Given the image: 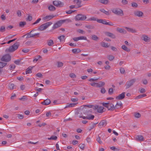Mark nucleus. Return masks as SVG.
I'll list each match as a JSON object with an SVG mask.
<instances>
[{
  "label": "nucleus",
  "instance_id": "obj_13",
  "mask_svg": "<svg viewBox=\"0 0 151 151\" xmlns=\"http://www.w3.org/2000/svg\"><path fill=\"white\" fill-rule=\"evenodd\" d=\"M134 14L135 16H137L140 17H141L143 15V13L142 12L139 11L134 12Z\"/></svg>",
  "mask_w": 151,
  "mask_h": 151
},
{
  "label": "nucleus",
  "instance_id": "obj_7",
  "mask_svg": "<svg viewBox=\"0 0 151 151\" xmlns=\"http://www.w3.org/2000/svg\"><path fill=\"white\" fill-rule=\"evenodd\" d=\"M86 18V15L81 14H78L75 17V19L77 21H83Z\"/></svg>",
  "mask_w": 151,
  "mask_h": 151
},
{
  "label": "nucleus",
  "instance_id": "obj_12",
  "mask_svg": "<svg viewBox=\"0 0 151 151\" xmlns=\"http://www.w3.org/2000/svg\"><path fill=\"white\" fill-rule=\"evenodd\" d=\"M105 34L106 35L110 37L113 39H115L116 38V35L111 32H105Z\"/></svg>",
  "mask_w": 151,
  "mask_h": 151
},
{
  "label": "nucleus",
  "instance_id": "obj_6",
  "mask_svg": "<svg viewBox=\"0 0 151 151\" xmlns=\"http://www.w3.org/2000/svg\"><path fill=\"white\" fill-rule=\"evenodd\" d=\"M136 79L134 78L127 81L126 83V88H128L133 86L136 82Z\"/></svg>",
  "mask_w": 151,
  "mask_h": 151
},
{
  "label": "nucleus",
  "instance_id": "obj_52",
  "mask_svg": "<svg viewBox=\"0 0 151 151\" xmlns=\"http://www.w3.org/2000/svg\"><path fill=\"white\" fill-rule=\"evenodd\" d=\"M132 6L133 7L137 8L138 6V5L137 3L135 2H132Z\"/></svg>",
  "mask_w": 151,
  "mask_h": 151
},
{
  "label": "nucleus",
  "instance_id": "obj_1",
  "mask_svg": "<svg viewBox=\"0 0 151 151\" xmlns=\"http://www.w3.org/2000/svg\"><path fill=\"white\" fill-rule=\"evenodd\" d=\"M52 24L51 22H48L43 24L40 26L38 30L40 31H43L46 29L49 26Z\"/></svg>",
  "mask_w": 151,
  "mask_h": 151
},
{
  "label": "nucleus",
  "instance_id": "obj_54",
  "mask_svg": "<svg viewBox=\"0 0 151 151\" xmlns=\"http://www.w3.org/2000/svg\"><path fill=\"white\" fill-rule=\"evenodd\" d=\"M17 14L18 17H20L22 16V13L21 11L20 10H18L17 11Z\"/></svg>",
  "mask_w": 151,
  "mask_h": 151
},
{
  "label": "nucleus",
  "instance_id": "obj_17",
  "mask_svg": "<svg viewBox=\"0 0 151 151\" xmlns=\"http://www.w3.org/2000/svg\"><path fill=\"white\" fill-rule=\"evenodd\" d=\"M106 21V19H97V22H98L101 23L103 24L106 25L107 22Z\"/></svg>",
  "mask_w": 151,
  "mask_h": 151
},
{
  "label": "nucleus",
  "instance_id": "obj_59",
  "mask_svg": "<svg viewBox=\"0 0 151 151\" xmlns=\"http://www.w3.org/2000/svg\"><path fill=\"white\" fill-rule=\"evenodd\" d=\"M85 147V145L84 144H81L79 145V147L82 150H83L84 149Z\"/></svg>",
  "mask_w": 151,
  "mask_h": 151
},
{
  "label": "nucleus",
  "instance_id": "obj_2",
  "mask_svg": "<svg viewBox=\"0 0 151 151\" xmlns=\"http://www.w3.org/2000/svg\"><path fill=\"white\" fill-rule=\"evenodd\" d=\"M105 83L104 82L100 81L98 83H91L90 85L92 86L96 87L97 88L102 87L105 85Z\"/></svg>",
  "mask_w": 151,
  "mask_h": 151
},
{
  "label": "nucleus",
  "instance_id": "obj_39",
  "mask_svg": "<svg viewBox=\"0 0 151 151\" xmlns=\"http://www.w3.org/2000/svg\"><path fill=\"white\" fill-rule=\"evenodd\" d=\"M91 39L93 40L96 41L99 39V37L96 35H93L91 36Z\"/></svg>",
  "mask_w": 151,
  "mask_h": 151
},
{
  "label": "nucleus",
  "instance_id": "obj_49",
  "mask_svg": "<svg viewBox=\"0 0 151 151\" xmlns=\"http://www.w3.org/2000/svg\"><path fill=\"white\" fill-rule=\"evenodd\" d=\"M41 58V57L40 55H38L36 56L34 59L33 60V62H35V61H37L39 59Z\"/></svg>",
  "mask_w": 151,
  "mask_h": 151
},
{
  "label": "nucleus",
  "instance_id": "obj_57",
  "mask_svg": "<svg viewBox=\"0 0 151 151\" xmlns=\"http://www.w3.org/2000/svg\"><path fill=\"white\" fill-rule=\"evenodd\" d=\"M10 67V70H12L14 69L15 68V65L14 64L11 65L9 66Z\"/></svg>",
  "mask_w": 151,
  "mask_h": 151
},
{
  "label": "nucleus",
  "instance_id": "obj_41",
  "mask_svg": "<svg viewBox=\"0 0 151 151\" xmlns=\"http://www.w3.org/2000/svg\"><path fill=\"white\" fill-rule=\"evenodd\" d=\"M147 96L146 94H145L139 95L137 96L136 99H140L142 98L145 97Z\"/></svg>",
  "mask_w": 151,
  "mask_h": 151
},
{
  "label": "nucleus",
  "instance_id": "obj_21",
  "mask_svg": "<svg viewBox=\"0 0 151 151\" xmlns=\"http://www.w3.org/2000/svg\"><path fill=\"white\" fill-rule=\"evenodd\" d=\"M51 101L49 99H47L45 100L42 103L43 104L45 105H48L50 103Z\"/></svg>",
  "mask_w": 151,
  "mask_h": 151
},
{
  "label": "nucleus",
  "instance_id": "obj_40",
  "mask_svg": "<svg viewBox=\"0 0 151 151\" xmlns=\"http://www.w3.org/2000/svg\"><path fill=\"white\" fill-rule=\"evenodd\" d=\"M101 45L102 47L106 48L109 47V46L108 43H105L104 42L101 43Z\"/></svg>",
  "mask_w": 151,
  "mask_h": 151
},
{
  "label": "nucleus",
  "instance_id": "obj_43",
  "mask_svg": "<svg viewBox=\"0 0 151 151\" xmlns=\"http://www.w3.org/2000/svg\"><path fill=\"white\" fill-rule=\"evenodd\" d=\"M87 116V119L88 120L93 119L94 118V115L91 114L88 115Z\"/></svg>",
  "mask_w": 151,
  "mask_h": 151
},
{
  "label": "nucleus",
  "instance_id": "obj_33",
  "mask_svg": "<svg viewBox=\"0 0 151 151\" xmlns=\"http://www.w3.org/2000/svg\"><path fill=\"white\" fill-rule=\"evenodd\" d=\"M72 52L73 53L76 54L80 52H81V50L79 49H73L72 50Z\"/></svg>",
  "mask_w": 151,
  "mask_h": 151
},
{
  "label": "nucleus",
  "instance_id": "obj_11",
  "mask_svg": "<svg viewBox=\"0 0 151 151\" xmlns=\"http://www.w3.org/2000/svg\"><path fill=\"white\" fill-rule=\"evenodd\" d=\"M74 4H76L78 6L76 8H79L82 6L81 5V0H74L73 1Z\"/></svg>",
  "mask_w": 151,
  "mask_h": 151
},
{
  "label": "nucleus",
  "instance_id": "obj_35",
  "mask_svg": "<svg viewBox=\"0 0 151 151\" xmlns=\"http://www.w3.org/2000/svg\"><path fill=\"white\" fill-rule=\"evenodd\" d=\"M85 27L88 29H93L94 28V26L93 25H86L85 26Z\"/></svg>",
  "mask_w": 151,
  "mask_h": 151
},
{
  "label": "nucleus",
  "instance_id": "obj_27",
  "mask_svg": "<svg viewBox=\"0 0 151 151\" xmlns=\"http://www.w3.org/2000/svg\"><path fill=\"white\" fill-rule=\"evenodd\" d=\"M35 29H33L30 32L28 33L26 35H27V36L26 37L27 38H32L31 37V33H32L35 30Z\"/></svg>",
  "mask_w": 151,
  "mask_h": 151
},
{
  "label": "nucleus",
  "instance_id": "obj_53",
  "mask_svg": "<svg viewBox=\"0 0 151 151\" xmlns=\"http://www.w3.org/2000/svg\"><path fill=\"white\" fill-rule=\"evenodd\" d=\"M120 71L121 73L122 74H124L125 72L124 69L123 68H121L120 69Z\"/></svg>",
  "mask_w": 151,
  "mask_h": 151
},
{
  "label": "nucleus",
  "instance_id": "obj_34",
  "mask_svg": "<svg viewBox=\"0 0 151 151\" xmlns=\"http://www.w3.org/2000/svg\"><path fill=\"white\" fill-rule=\"evenodd\" d=\"M65 36L64 35H61L58 37V39H59L60 42L63 41L65 40Z\"/></svg>",
  "mask_w": 151,
  "mask_h": 151
},
{
  "label": "nucleus",
  "instance_id": "obj_42",
  "mask_svg": "<svg viewBox=\"0 0 151 151\" xmlns=\"http://www.w3.org/2000/svg\"><path fill=\"white\" fill-rule=\"evenodd\" d=\"M54 44L53 41L52 40H50L48 41L47 45L49 46H52Z\"/></svg>",
  "mask_w": 151,
  "mask_h": 151
},
{
  "label": "nucleus",
  "instance_id": "obj_51",
  "mask_svg": "<svg viewBox=\"0 0 151 151\" xmlns=\"http://www.w3.org/2000/svg\"><path fill=\"white\" fill-rule=\"evenodd\" d=\"M97 141L100 144H101L102 143V141L101 140L100 137L99 135L98 138L96 139Z\"/></svg>",
  "mask_w": 151,
  "mask_h": 151
},
{
  "label": "nucleus",
  "instance_id": "obj_63",
  "mask_svg": "<svg viewBox=\"0 0 151 151\" xmlns=\"http://www.w3.org/2000/svg\"><path fill=\"white\" fill-rule=\"evenodd\" d=\"M35 89L36 90V91L39 92H41V91L42 90V89L41 88H38L37 87H35Z\"/></svg>",
  "mask_w": 151,
  "mask_h": 151
},
{
  "label": "nucleus",
  "instance_id": "obj_46",
  "mask_svg": "<svg viewBox=\"0 0 151 151\" xmlns=\"http://www.w3.org/2000/svg\"><path fill=\"white\" fill-rule=\"evenodd\" d=\"M109 103H103V105L104 106L108 108L109 110Z\"/></svg>",
  "mask_w": 151,
  "mask_h": 151
},
{
  "label": "nucleus",
  "instance_id": "obj_25",
  "mask_svg": "<svg viewBox=\"0 0 151 151\" xmlns=\"http://www.w3.org/2000/svg\"><path fill=\"white\" fill-rule=\"evenodd\" d=\"M100 11L107 15H109L110 14V13L109 12V11H106L104 9H100Z\"/></svg>",
  "mask_w": 151,
  "mask_h": 151
},
{
  "label": "nucleus",
  "instance_id": "obj_23",
  "mask_svg": "<svg viewBox=\"0 0 151 151\" xmlns=\"http://www.w3.org/2000/svg\"><path fill=\"white\" fill-rule=\"evenodd\" d=\"M33 67H32L31 66H29V67L26 70V74H29V73H31L32 72V68H33Z\"/></svg>",
  "mask_w": 151,
  "mask_h": 151
},
{
  "label": "nucleus",
  "instance_id": "obj_47",
  "mask_svg": "<svg viewBox=\"0 0 151 151\" xmlns=\"http://www.w3.org/2000/svg\"><path fill=\"white\" fill-rule=\"evenodd\" d=\"M77 32H78L81 33V34H84L85 33V32L83 30L81 29H78L77 30Z\"/></svg>",
  "mask_w": 151,
  "mask_h": 151
},
{
  "label": "nucleus",
  "instance_id": "obj_62",
  "mask_svg": "<svg viewBox=\"0 0 151 151\" xmlns=\"http://www.w3.org/2000/svg\"><path fill=\"white\" fill-rule=\"evenodd\" d=\"M140 93H144L145 92V89L144 88H141L139 90Z\"/></svg>",
  "mask_w": 151,
  "mask_h": 151
},
{
  "label": "nucleus",
  "instance_id": "obj_30",
  "mask_svg": "<svg viewBox=\"0 0 151 151\" xmlns=\"http://www.w3.org/2000/svg\"><path fill=\"white\" fill-rule=\"evenodd\" d=\"M107 58L110 61H112L114 59V56L111 55H107Z\"/></svg>",
  "mask_w": 151,
  "mask_h": 151
},
{
  "label": "nucleus",
  "instance_id": "obj_28",
  "mask_svg": "<svg viewBox=\"0 0 151 151\" xmlns=\"http://www.w3.org/2000/svg\"><path fill=\"white\" fill-rule=\"evenodd\" d=\"M122 49L123 50H124L125 51L129 52L130 51V50L125 45H123L122 47Z\"/></svg>",
  "mask_w": 151,
  "mask_h": 151
},
{
  "label": "nucleus",
  "instance_id": "obj_45",
  "mask_svg": "<svg viewBox=\"0 0 151 151\" xmlns=\"http://www.w3.org/2000/svg\"><path fill=\"white\" fill-rule=\"evenodd\" d=\"M114 92L113 89L112 88H109L108 91V93L109 94L111 95L113 94Z\"/></svg>",
  "mask_w": 151,
  "mask_h": 151
},
{
  "label": "nucleus",
  "instance_id": "obj_56",
  "mask_svg": "<svg viewBox=\"0 0 151 151\" xmlns=\"http://www.w3.org/2000/svg\"><path fill=\"white\" fill-rule=\"evenodd\" d=\"M5 30V28L4 26H1V27L0 29V31L1 32H3Z\"/></svg>",
  "mask_w": 151,
  "mask_h": 151
},
{
  "label": "nucleus",
  "instance_id": "obj_60",
  "mask_svg": "<svg viewBox=\"0 0 151 151\" xmlns=\"http://www.w3.org/2000/svg\"><path fill=\"white\" fill-rule=\"evenodd\" d=\"M98 123V122H97L95 123H93L92 125L90 127V130H91L94 127H95L97 124Z\"/></svg>",
  "mask_w": 151,
  "mask_h": 151
},
{
  "label": "nucleus",
  "instance_id": "obj_9",
  "mask_svg": "<svg viewBox=\"0 0 151 151\" xmlns=\"http://www.w3.org/2000/svg\"><path fill=\"white\" fill-rule=\"evenodd\" d=\"M53 4L55 6L60 7L63 6L64 4L60 1H55L53 2Z\"/></svg>",
  "mask_w": 151,
  "mask_h": 151
},
{
  "label": "nucleus",
  "instance_id": "obj_16",
  "mask_svg": "<svg viewBox=\"0 0 151 151\" xmlns=\"http://www.w3.org/2000/svg\"><path fill=\"white\" fill-rule=\"evenodd\" d=\"M97 107L96 106L95 107V108L97 109V111L99 113H101L103 112V110L104 109V107L103 106H97Z\"/></svg>",
  "mask_w": 151,
  "mask_h": 151
},
{
  "label": "nucleus",
  "instance_id": "obj_24",
  "mask_svg": "<svg viewBox=\"0 0 151 151\" xmlns=\"http://www.w3.org/2000/svg\"><path fill=\"white\" fill-rule=\"evenodd\" d=\"M115 106L114 107L113 104L111 103H109V110H113L115 109Z\"/></svg>",
  "mask_w": 151,
  "mask_h": 151
},
{
  "label": "nucleus",
  "instance_id": "obj_22",
  "mask_svg": "<svg viewBox=\"0 0 151 151\" xmlns=\"http://www.w3.org/2000/svg\"><path fill=\"white\" fill-rule=\"evenodd\" d=\"M76 104H77V103H73V104L68 103L67 104V105L65 107V108H67L68 107H73Z\"/></svg>",
  "mask_w": 151,
  "mask_h": 151
},
{
  "label": "nucleus",
  "instance_id": "obj_36",
  "mask_svg": "<svg viewBox=\"0 0 151 151\" xmlns=\"http://www.w3.org/2000/svg\"><path fill=\"white\" fill-rule=\"evenodd\" d=\"M142 40L146 42H148V40L150 39V38L146 36H143L142 37Z\"/></svg>",
  "mask_w": 151,
  "mask_h": 151
},
{
  "label": "nucleus",
  "instance_id": "obj_5",
  "mask_svg": "<svg viewBox=\"0 0 151 151\" xmlns=\"http://www.w3.org/2000/svg\"><path fill=\"white\" fill-rule=\"evenodd\" d=\"M112 12L114 14L120 16H123L124 15L123 11L120 9L114 8L111 9Z\"/></svg>",
  "mask_w": 151,
  "mask_h": 151
},
{
  "label": "nucleus",
  "instance_id": "obj_44",
  "mask_svg": "<svg viewBox=\"0 0 151 151\" xmlns=\"http://www.w3.org/2000/svg\"><path fill=\"white\" fill-rule=\"evenodd\" d=\"M78 40H87V38L86 37L81 36L79 37H78Z\"/></svg>",
  "mask_w": 151,
  "mask_h": 151
},
{
  "label": "nucleus",
  "instance_id": "obj_4",
  "mask_svg": "<svg viewBox=\"0 0 151 151\" xmlns=\"http://www.w3.org/2000/svg\"><path fill=\"white\" fill-rule=\"evenodd\" d=\"M19 46V42H17L13 45L10 47L9 49V50L10 52H13L16 50Z\"/></svg>",
  "mask_w": 151,
  "mask_h": 151
},
{
  "label": "nucleus",
  "instance_id": "obj_14",
  "mask_svg": "<svg viewBox=\"0 0 151 151\" xmlns=\"http://www.w3.org/2000/svg\"><path fill=\"white\" fill-rule=\"evenodd\" d=\"M125 93L124 92L122 93L121 94H119L118 96L116 97V99L118 100H122L125 97Z\"/></svg>",
  "mask_w": 151,
  "mask_h": 151
},
{
  "label": "nucleus",
  "instance_id": "obj_55",
  "mask_svg": "<svg viewBox=\"0 0 151 151\" xmlns=\"http://www.w3.org/2000/svg\"><path fill=\"white\" fill-rule=\"evenodd\" d=\"M110 149L115 151H119V149L118 148H116L115 147H110Z\"/></svg>",
  "mask_w": 151,
  "mask_h": 151
},
{
  "label": "nucleus",
  "instance_id": "obj_38",
  "mask_svg": "<svg viewBox=\"0 0 151 151\" xmlns=\"http://www.w3.org/2000/svg\"><path fill=\"white\" fill-rule=\"evenodd\" d=\"M7 64V63L0 62V69H2Z\"/></svg>",
  "mask_w": 151,
  "mask_h": 151
},
{
  "label": "nucleus",
  "instance_id": "obj_48",
  "mask_svg": "<svg viewBox=\"0 0 151 151\" xmlns=\"http://www.w3.org/2000/svg\"><path fill=\"white\" fill-rule=\"evenodd\" d=\"M58 63V67H61L63 66V63H62L61 62H57Z\"/></svg>",
  "mask_w": 151,
  "mask_h": 151
},
{
  "label": "nucleus",
  "instance_id": "obj_29",
  "mask_svg": "<svg viewBox=\"0 0 151 151\" xmlns=\"http://www.w3.org/2000/svg\"><path fill=\"white\" fill-rule=\"evenodd\" d=\"M26 24V23L25 22L21 21V22H20L19 23V27H23Z\"/></svg>",
  "mask_w": 151,
  "mask_h": 151
},
{
  "label": "nucleus",
  "instance_id": "obj_32",
  "mask_svg": "<svg viewBox=\"0 0 151 151\" xmlns=\"http://www.w3.org/2000/svg\"><path fill=\"white\" fill-rule=\"evenodd\" d=\"M48 9L50 11H54L55 10V8L53 5H50L48 7Z\"/></svg>",
  "mask_w": 151,
  "mask_h": 151
},
{
  "label": "nucleus",
  "instance_id": "obj_58",
  "mask_svg": "<svg viewBox=\"0 0 151 151\" xmlns=\"http://www.w3.org/2000/svg\"><path fill=\"white\" fill-rule=\"evenodd\" d=\"M141 114L140 113H135V114L134 116L135 117L137 118H139L141 116Z\"/></svg>",
  "mask_w": 151,
  "mask_h": 151
},
{
  "label": "nucleus",
  "instance_id": "obj_20",
  "mask_svg": "<svg viewBox=\"0 0 151 151\" xmlns=\"http://www.w3.org/2000/svg\"><path fill=\"white\" fill-rule=\"evenodd\" d=\"M136 139L139 141H144L145 139L141 135H139L136 136Z\"/></svg>",
  "mask_w": 151,
  "mask_h": 151
},
{
  "label": "nucleus",
  "instance_id": "obj_19",
  "mask_svg": "<svg viewBox=\"0 0 151 151\" xmlns=\"http://www.w3.org/2000/svg\"><path fill=\"white\" fill-rule=\"evenodd\" d=\"M107 122L105 120H103L100 122L99 124V125L100 126H105Z\"/></svg>",
  "mask_w": 151,
  "mask_h": 151
},
{
  "label": "nucleus",
  "instance_id": "obj_8",
  "mask_svg": "<svg viewBox=\"0 0 151 151\" xmlns=\"http://www.w3.org/2000/svg\"><path fill=\"white\" fill-rule=\"evenodd\" d=\"M11 57L9 54H6L3 56L1 58L2 61L8 62L11 60Z\"/></svg>",
  "mask_w": 151,
  "mask_h": 151
},
{
  "label": "nucleus",
  "instance_id": "obj_61",
  "mask_svg": "<svg viewBox=\"0 0 151 151\" xmlns=\"http://www.w3.org/2000/svg\"><path fill=\"white\" fill-rule=\"evenodd\" d=\"M106 92V90L104 88H102L101 90V92L103 93L104 94Z\"/></svg>",
  "mask_w": 151,
  "mask_h": 151
},
{
  "label": "nucleus",
  "instance_id": "obj_37",
  "mask_svg": "<svg viewBox=\"0 0 151 151\" xmlns=\"http://www.w3.org/2000/svg\"><path fill=\"white\" fill-rule=\"evenodd\" d=\"M122 106V104L121 103H117L115 106V108L116 109H119Z\"/></svg>",
  "mask_w": 151,
  "mask_h": 151
},
{
  "label": "nucleus",
  "instance_id": "obj_26",
  "mask_svg": "<svg viewBox=\"0 0 151 151\" xmlns=\"http://www.w3.org/2000/svg\"><path fill=\"white\" fill-rule=\"evenodd\" d=\"M99 1L101 3L105 4H107L109 2L108 0H99Z\"/></svg>",
  "mask_w": 151,
  "mask_h": 151
},
{
  "label": "nucleus",
  "instance_id": "obj_3",
  "mask_svg": "<svg viewBox=\"0 0 151 151\" xmlns=\"http://www.w3.org/2000/svg\"><path fill=\"white\" fill-rule=\"evenodd\" d=\"M68 20V19L65 20H61L58 21L56 23L54 24L52 27V29H55L60 27L62 24Z\"/></svg>",
  "mask_w": 151,
  "mask_h": 151
},
{
  "label": "nucleus",
  "instance_id": "obj_50",
  "mask_svg": "<svg viewBox=\"0 0 151 151\" xmlns=\"http://www.w3.org/2000/svg\"><path fill=\"white\" fill-rule=\"evenodd\" d=\"M14 85L13 83H11L9 85V87L10 89H14Z\"/></svg>",
  "mask_w": 151,
  "mask_h": 151
},
{
  "label": "nucleus",
  "instance_id": "obj_64",
  "mask_svg": "<svg viewBox=\"0 0 151 151\" xmlns=\"http://www.w3.org/2000/svg\"><path fill=\"white\" fill-rule=\"evenodd\" d=\"M21 60L18 59L17 60H15L14 61V63L17 65H18L19 64V63L21 61Z\"/></svg>",
  "mask_w": 151,
  "mask_h": 151
},
{
  "label": "nucleus",
  "instance_id": "obj_15",
  "mask_svg": "<svg viewBox=\"0 0 151 151\" xmlns=\"http://www.w3.org/2000/svg\"><path fill=\"white\" fill-rule=\"evenodd\" d=\"M116 30L117 32L125 34L127 33V31L122 28L118 27L117 28Z\"/></svg>",
  "mask_w": 151,
  "mask_h": 151
},
{
  "label": "nucleus",
  "instance_id": "obj_10",
  "mask_svg": "<svg viewBox=\"0 0 151 151\" xmlns=\"http://www.w3.org/2000/svg\"><path fill=\"white\" fill-rule=\"evenodd\" d=\"M55 16L53 15L47 16L45 17H43L42 19L43 20L47 21L50 20L52 18L55 17Z\"/></svg>",
  "mask_w": 151,
  "mask_h": 151
},
{
  "label": "nucleus",
  "instance_id": "obj_18",
  "mask_svg": "<svg viewBox=\"0 0 151 151\" xmlns=\"http://www.w3.org/2000/svg\"><path fill=\"white\" fill-rule=\"evenodd\" d=\"M125 28L129 32H131L132 33H136L137 32L136 30L134 29L129 28L127 27H125Z\"/></svg>",
  "mask_w": 151,
  "mask_h": 151
},
{
  "label": "nucleus",
  "instance_id": "obj_31",
  "mask_svg": "<svg viewBox=\"0 0 151 151\" xmlns=\"http://www.w3.org/2000/svg\"><path fill=\"white\" fill-rule=\"evenodd\" d=\"M40 35L39 33H37L35 34H31L32 37H39Z\"/></svg>",
  "mask_w": 151,
  "mask_h": 151
}]
</instances>
